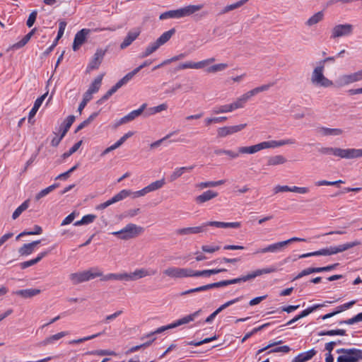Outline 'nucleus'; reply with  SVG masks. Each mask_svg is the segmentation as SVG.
<instances>
[{
    "label": "nucleus",
    "mask_w": 362,
    "mask_h": 362,
    "mask_svg": "<svg viewBox=\"0 0 362 362\" xmlns=\"http://www.w3.org/2000/svg\"><path fill=\"white\" fill-rule=\"evenodd\" d=\"M59 186V183H54L53 185L49 186L48 187L42 189L40 192H39L35 197V200L36 202L39 201L42 197L47 196L48 194H49L51 192H52L54 189L57 188Z\"/></svg>",
    "instance_id": "38"
},
{
    "label": "nucleus",
    "mask_w": 362,
    "mask_h": 362,
    "mask_svg": "<svg viewBox=\"0 0 362 362\" xmlns=\"http://www.w3.org/2000/svg\"><path fill=\"white\" fill-rule=\"evenodd\" d=\"M242 6L243 5H242L241 2L240 1H238L233 4H230V5L225 6L223 8V9L221 11V14L226 13H228L230 11H233L234 9H236Z\"/></svg>",
    "instance_id": "62"
},
{
    "label": "nucleus",
    "mask_w": 362,
    "mask_h": 362,
    "mask_svg": "<svg viewBox=\"0 0 362 362\" xmlns=\"http://www.w3.org/2000/svg\"><path fill=\"white\" fill-rule=\"evenodd\" d=\"M140 33L139 29L129 31L120 44V49H124L129 46L139 37Z\"/></svg>",
    "instance_id": "24"
},
{
    "label": "nucleus",
    "mask_w": 362,
    "mask_h": 362,
    "mask_svg": "<svg viewBox=\"0 0 362 362\" xmlns=\"http://www.w3.org/2000/svg\"><path fill=\"white\" fill-rule=\"evenodd\" d=\"M103 333H104V332H99V333H97V334H93V335H90V336L85 337H83V338H80V339H73V340L70 341L69 342V344H80V343H82V342H84V341H88V340H90V339H95V338L100 336Z\"/></svg>",
    "instance_id": "53"
},
{
    "label": "nucleus",
    "mask_w": 362,
    "mask_h": 362,
    "mask_svg": "<svg viewBox=\"0 0 362 362\" xmlns=\"http://www.w3.org/2000/svg\"><path fill=\"white\" fill-rule=\"evenodd\" d=\"M335 246L322 248L320 250L300 255L298 258H306L313 256H329L337 254Z\"/></svg>",
    "instance_id": "20"
},
{
    "label": "nucleus",
    "mask_w": 362,
    "mask_h": 362,
    "mask_svg": "<svg viewBox=\"0 0 362 362\" xmlns=\"http://www.w3.org/2000/svg\"><path fill=\"white\" fill-rule=\"evenodd\" d=\"M228 67V64L225 63L217 64L209 67L206 71L209 73H216L225 70Z\"/></svg>",
    "instance_id": "55"
},
{
    "label": "nucleus",
    "mask_w": 362,
    "mask_h": 362,
    "mask_svg": "<svg viewBox=\"0 0 362 362\" xmlns=\"http://www.w3.org/2000/svg\"><path fill=\"white\" fill-rule=\"evenodd\" d=\"M117 89L113 86L101 98L97 101V104L101 105L107 100L111 95L116 93Z\"/></svg>",
    "instance_id": "59"
},
{
    "label": "nucleus",
    "mask_w": 362,
    "mask_h": 362,
    "mask_svg": "<svg viewBox=\"0 0 362 362\" xmlns=\"http://www.w3.org/2000/svg\"><path fill=\"white\" fill-rule=\"evenodd\" d=\"M265 142H266L267 148H274L282 146L284 145L294 144H296V140L293 139H283V140H280V141L272 140V141H265Z\"/></svg>",
    "instance_id": "30"
},
{
    "label": "nucleus",
    "mask_w": 362,
    "mask_h": 362,
    "mask_svg": "<svg viewBox=\"0 0 362 362\" xmlns=\"http://www.w3.org/2000/svg\"><path fill=\"white\" fill-rule=\"evenodd\" d=\"M226 271V269H213L202 271H194L192 269V277L209 276L211 275L216 274L221 272H225Z\"/></svg>",
    "instance_id": "26"
},
{
    "label": "nucleus",
    "mask_w": 362,
    "mask_h": 362,
    "mask_svg": "<svg viewBox=\"0 0 362 362\" xmlns=\"http://www.w3.org/2000/svg\"><path fill=\"white\" fill-rule=\"evenodd\" d=\"M37 16V11L36 10L33 11L27 20L26 25L28 27L31 28L35 23Z\"/></svg>",
    "instance_id": "63"
},
{
    "label": "nucleus",
    "mask_w": 362,
    "mask_h": 362,
    "mask_svg": "<svg viewBox=\"0 0 362 362\" xmlns=\"http://www.w3.org/2000/svg\"><path fill=\"white\" fill-rule=\"evenodd\" d=\"M98 112H95L92 113L88 119L82 122L76 129L75 132H78L87 127L91 122H93L98 115Z\"/></svg>",
    "instance_id": "47"
},
{
    "label": "nucleus",
    "mask_w": 362,
    "mask_h": 362,
    "mask_svg": "<svg viewBox=\"0 0 362 362\" xmlns=\"http://www.w3.org/2000/svg\"><path fill=\"white\" fill-rule=\"evenodd\" d=\"M354 27L351 24H339L332 30L331 38L335 39L341 37L349 36L353 33Z\"/></svg>",
    "instance_id": "13"
},
{
    "label": "nucleus",
    "mask_w": 362,
    "mask_h": 362,
    "mask_svg": "<svg viewBox=\"0 0 362 362\" xmlns=\"http://www.w3.org/2000/svg\"><path fill=\"white\" fill-rule=\"evenodd\" d=\"M134 132H128L125 134H124L117 142H115L113 146L117 149V148L120 147L126 141L127 139L133 136Z\"/></svg>",
    "instance_id": "61"
},
{
    "label": "nucleus",
    "mask_w": 362,
    "mask_h": 362,
    "mask_svg": "<svg viewBox=\"0 0 362 362\" xmlns=\"http://www.w3.org/2000/svg\"><path fill=\"white\" fill-rule=\"evenodd\" d=\"M314 273V268L313 267H308L303 270H302L294 279V280L299 279L305 276Z\"/></svg>",
    "instance_id": "64"
},
{
    "label": "nucleus",
    "mask_w": 362,
    "mask_h": 362,
    "mask_svg": "<svg viewBox=\"0 0 362 362\" xmlns=\"http://www.w3.org/2000/svg\"><path fill=\"white\" fill-rule=\"evenodd\" d=\"M68 334V332H61L57 334H53L49 337H47L43 341H42L40 343V345L41 346H47L48 344H54L55 341L59 340L62 337L66 336Z\"/></svg>",
    "instance_id": "31"
},
{
    "label": "nucleus",
    "mask_w": 362,
    "mask_h": 362,
    "mask_svg": "<svg viewBox=\"0 0 362 362\" xmlns=\"http://www.w3.org/2000/svg\"><path fill=\"white\" fill-rule=\"evenodd\" d=\"M75 121V116L69 115L68 116L64 122V127H61V134L62 136H64L69 128Z\"/></svg>",
    "instance_id": "43"
},
{
    "label": "nucleus",
    "mask_w": 362,
    "mask_h": 362,
    "mask_svg": "<svg viewBox=\"0 0 362 362\" xmlns=\"http://www.w3.org/2000/svg\"><path fill=\"white\" fill-rule=\"evenodd\" d=\"M117 89L113 86L101 98L97 101V104L101 105L107 100L111 95L116 93Z\"/></svg>",
    "instance_id": "57"
},
{
    "label": "nucleus",
    "mask_w": 362,
    "mask_h": 362,
    "mask_svg": "<svg viewBox=\"0 0 362 362\" xmlns=\"http://www.w3.org/2000/svg\"><path fill=\"white\" fill-rule=\"evenodd\" d=\"M337 353L340 355L337 357V362H358L362 360V350L351 348V349H339Z\"/></svg>",
    "instance_id": "5"
},
{
    "label": "nucleus",
    "mask_w": 362,
    "mask_h": 362,
    "mask_svg": "<svg viewBox=\"0 0 362 362\" xmlns=\"http://www.w3.org/2000/svg\"><path fill=\"white\" fill-rule=\"evenodd\" d=\"M215 61V58H209L205 60H202L198 62H186L184 63L180 64L176 68L175 71H180L186 69H202L204 66L213 63Z\"/></svg>",
    "instance_id": "15"
},
{
    "label": "nucleus",
    "mask_w": 362,
    "mask_h": 362,
    "mask_svg": "<svg viewBox=\"0 0 362 362\" xmlns=\"http://www.w3.org/2000/svg\"><path fill=\"white\" fill-rule=\"evenodd\" d=\"M267 148L266 142L263 141L250 146H242L238 148L240 153L253 154L261 150Z\"/></svg>",
    "instance_id": "23"
},
{
    "label": "nucleus",
    "mask_w": 362,
    "mask_h": 362,
    "mask_svg": "<svg viewBox=\"0 0 362 362\" xmlns=\"http://www.w3.org/2000/svg\"><path fill=\"white\" fill-rule=\"evenodd\" d=\"M146 107L147 104L144 103L140 106V107L138 110H133L130 112L129 114H127V115L128 117L129 122L134 120V119L140 116L143 113L144 110L146 108Z\"/></svg>",
    "instance_id": "44"
},
{
    "label": "nucleus",
    "mask_w": 362,
    "mask_h": 362,
    "mask_svg": "<svg viewBox=\"0 0 362 362\" xmlns=\"http://www.w3.org/2000/svg\"><path fill=\"white\" fill-rule=\"evenodd\" d=\"M207 226H210L206 225V222L199 226L188 227V228H183L177 229V230H176L175 233L177 235H180L197 234V233L204 232Z\"/></svg>",
    "instance_id": "19"
},
{
    "label": "nucleus",
    "mask_w": 362,
    "mask_h": 362,
    "mask_svg": "<svg viewBox=\"0 0 362 362\" xmlns=\"http://www.w3.org/2000/svg\"><path fill=\"white\" fill-rule=\"evenodd\" d=\"M346 334L345 329H331V330H323L318 333L319 336H334V335H339V336H344Z\"/></svg>",
    "instance_id": "45"
},
{
    "label": "nucleus",
    "mask_w": 362,
    "mask_h": 362,
    "mask_svg": "<svg viewBox=\"0 0 362 362\" xmlns=\"http://www.w3.org/2000/svg\"><path fill=\"white\" fill-rule=\"evenodd\" d=\"M101 280L103 281H109V280H124L128 281L127 279V273L122 274H108L105 276H102Z\"/></svg>",
    "instance_id": "40"
},
{
    "label": "nucleus",
    "mask_w": 362,
    "mask_h": 362,
    "mask_svg": "<svg viewBox=\"0 0 362 362\" xmlns=\"http://www.w3.org/2000/svg\"><path fill=\"white\" fill-rule=\"evenodd\" d=\"M318 152L324 155H333L340 158L354 159L362 157V148H341L321 147Z\"/></svg>",
    "instance_id": "1"
},
{
    "label": "nucleus",
    "mask_w": 362,
    "mask_h": 362,
    "mask_svg": "<svg viewBox=\"0 0 362 362\" xmlns=\"http://www.w3.org/2000/svg\"><path fill=\"white\" fill-rule=\"evenodd\" d=\"M287 162L286 158L282 155H276L270 156L267 159V165H282Z\"/></svg>",
    "instance_id": "36"
},
{
    "label": "nucleus",
    "mask_w": 362,
    "mask_h": 362,
    "mask_svg": "<svg viewBox=\"0 0 362 362\" xmlns=\"http://www.w3.org/2000/svg\"><path fill=\"white\" fill-rule=\"evenodd\" d=\"M218 196L216 192L212 190H207L203 192L202 194L195 197V202L198 204H203L207 201H209Z\"/></svg>",
    "instance_id": "27"
},
{
    "label": "nucleus",
    "mask_w": 362,
    "mask_h": 362,
    "mask_svg": "<svg viewBox=\"0 0 362 362\" xmlns=\"http://www.w3.org/2000/svg\"><path fill=\"white\" fill-rule=\"evenodd\" d=\"M320 132L325 136H339L343 133V131L341 129H332L327 127H321Z\"/></svg>",
    "instance_id": "48"
},
{
    "label": "nucleus",
    "mask_w": 362,
    "mask_h": 362,
    "mask_svg": "<svg viewBox=\"0 0 362 362\" xmlns=\"http://www.w3.org/2000/svg\"><path fill=\"white\" fill-rule=\"evenodd\" d=\"M203 7V4L188 5L176 10H170L171 18H181L190 16L202 9Z\"/></svg>",
    "instance_id": "10"
},
{
    "label": "nucleus",
    "mask_w": 362,
    "mask_h": 362,
    "mask_svg": "<svg viewBox=\"0 0 362 362\" xmlns=\"http://www.w3.org/2000/svg\"><path fill=\"white\" fill-rule=\"evenodd\" d=\"M226 182V180H221L218 181H209V182H203L199 184V187L201 189L206 188V187H214L221 185H223Z\"/></svg>",
    "instance_id": "52"
},
{
    "label": "nucleus",
    "mask_w": 362,
    "mask_h": 362,
    "mask_svg": "<svg viewBox=\"0 0 362 362\" xmlns=\"http://www.w3.org/2000/svg\"><path fill=\"white\" fill-rule=\"evenodd\" d=\"M103 76V74L98 76L91 83L87 90L92 93L93 94L97 93L100 88Z\"/></svg>",
    "instance_id": "37"
},
{
    "label": "nucleus",
    "mask_w": 362,
    "mask_h": 362,
    "mask_svg": "<svg viewBox=\"0 0 362 362\" xmlns=\"http://www.w3.org/2000/svg\"><path fill=\"white\" fill-rule=\"evenodd\" d=\"M324 69L325 66L318 65L316 66L313 71L311 81L313 83L322 87H330L333 85V82L324 76Z\"/></svg>",
    "instance_id": "9"
},
{
    "label": "nucleus",
    "mask_w": 362,
    "mask_h": 362,
    "mask_svg": "<svg viewBox=\"0 0 362 362\" xmlns=\"http://www.w3.org/2000/svg\"><path fill=\"white\" fill-rule=\"evenodd\" d=\"M273 85L274 83L264 84L255 88L254 89L242 95L235 102L230 103L233 111L239 108H243L250 98L259 93L268 90Z\"/></svg>",
    "instance_id": "3"
},
{
    "label": "nucleus",
    "mask_w": 362,
    "mask_h": 362,
    "mask_svg": "<svg viewBox=\"0 0 362 362\" xmlns=\"http://www.w3.org/2000/svg\"><path fill=\"white\" fill-rule=\"evenodd\" d=\"M41 292L40 289L37 288H28L22 289L16 291V294L24 298H29L40 294Z\"/></svg>",
    "instance_id": "32"
},
{
    "label": "nucleus",
    "mask_w": 362,
    "mask_h": 362,
    "mask_svg": "<svg viewBox=\"0 0 362 362\" xmlns=\"http://www.w3.org/2000/svg\"><path fill=\"white\" fill-rule=\"evenodd\" d=\"M361 245V242L359 240H355L353 242L346 243L342 245H339L337 246H335L336 247V252L337 254L339 252H344L346 250H348L355 246H358Z\"/></svg>",
    "instance_id": "39"
},
{
    "label": "nucleus",
    "mask_w": 362,
    "mask_h": 362,
    "mask_svg": "<svg viewBox=\"0 0 362 362\" xmlns=\"http://www.w3.org/2000/svg\"><path fill=\"white\" fill-rule=\"evenodd\" d=\"M228 286V280H223L218 282L211 283L209 284H206L204 286H202L199 287H197L194 288H191L189 290H187L185 291H183L180 293V296H185L189 293H195V292H200V291H205L211 288H220L223 286Z\"/></svg>",
    "instance_id": "16"
},
{
    "label": "nucleus",
    "mask_w": 362,
    "mask_h": 362,
    "mask_svg": "<svg viewBox=\"0 0 362 362\" xmlns=\"http://www.w3.org/2000/svg\"><path fill=\"white\" fill-rule=\"evenodd\" d=\"M168 109V105L166 103H162L158 106L150 107L147 110L146 114L147 115H155Z\"/></svg>",
    "instance_id": "51"
},
{
    "label": "nucleus",
    "mask_w": 362,
    "mask_h": 362,
    "mask_svg": "<svg viewBox=\"0 0 362 362\" xmlns=\"http://www.w3.org/2000/svg\"><path fill=\"white\" fill-rule=\"evenodd\" d=\"M117 89L113 86L101 98L97 101V104L101 105L107 100L111 95L116 93Z\"/></svg>",
    "instance_id": "58"
},
{
    "label": "nucleus",
    "mask_w": 362,
    "mask_h": 362,
    "mask_svg": "<svg viewBox=\"0 0 362 362\" xmlns=\"http://www.w3.org/2000/svg\"><path fill=\"white\" fill-rule=\"evenodd\" d=\"M323 18L324 12L322 11H318L307 20L305 25L309 27L313 26L322 21Z\"/></svg>",
    "instance_id": "34"
},
{
    "label": "nucleus",
    "mask_w": 362,
    "mask_h": 362,
    "mask_svg": "<svg viewBox=\"0 0 362 362\" xmlns=\"http://www.w3.org/2000/svg\"><path fill=\"white\" fill-rule=\"evenodd\" d=\"M362 80V70L350 74L340 76L336 81L338 87H342L350 83L360 81Z\"/></svg>",
    "instance_id": "12"
},
{
    "label": "nucleus",
    "mask_w": 362,
    "mask_h": 362,
    "mask_svg": "<svg viewBox=\"0 0 362 362\" xmlns=\"http://www.w3.org/2000/svg\"><path fill=\"white\" fill-rule=\"evenodd\" d=\"M106 50H103L102 49H98L96 50L95 53L91 61L90 62L88 69L93 70L98 69L99 66L102 63L103 57L105 54Z\"/></svg>",
    "instance_id": "22"
},
{
    "label": "nucleus",
    "mask_w": 362,
    "mask_h": 362,
    "mask_svg": "<svg viewBox=\"0 0 362 362\" xmlns=\"http://www.w3.org/2000/svg\"><path fill=\"white\" fill-rule=\"evenodd\" d=\"M30 206V199H26L24 202H23L13 213L12 218L16 220L18 218L21 214L25 211Z\"/></svg>",
    "instance_id": "42"
},
{
    "label": "nucleus",
    "mask_w": 362,
    "mask_h": 362,
    "mask_svg": "<svg viewBox=\"0 0 362 362\" xmlns=\"http://www.w3.org/2000/svg\"><path fill=\"white\" fill-rule=\"evenodd\" d=\"M277 270H278L277 268L274 266H272L268 268L257 269L251 273L247 274V275H244V276H242L238 278L228 280V285L239 284L241 282H245L247 281L252 280V279L256 278L257 276H261L262 274L276 272H277Z\"/></svg>",
    "instance_id": "8"
},
{
    "label": "nucleus",
    "mask_w": 362,
    "mask_h": 362,
    "mask_svg": "<svg viewBox=\"0 0 362 362\" xmlns=\"http://www.w3.org/2000/svg\"><path fill=\"white\" fill-rule=\"evenodd\" d=\"M40 243V240L33 241L30 243L23 244L18 249V253L21 256H28L32 254L35 250V247Z\"/></svg>",
    "instance_id": "25"
},
{
    "label": "nucleus",
    "mask_w": 362,
    "mask_h": 362,
    "mask_svg": "<svg viewBox=\"0 0 362 362\" xmlns=\"http://www.w3.org/2000/svg\"><path fill=\"white\" fill-rule=\"evenodd\" d=\"M156 273V269L141 268L136 269L134 272L127 273V279L128 281H136L147 276L155 275Z\"/></svg>",
    "instance_id": "18"
},
{
    "label": "nucleus",
    "mask_w": 362,
    "mask_h": 362,
    "mask_svg": "<svg viewBox=\"0 0 362 362\" xmlns=\"http://www.w3.org/2000/svg\"><path fill=\"white\" fill-rule=\"evenodd\" d=\"M90 30L83 28L77 32L75 35L72 48L74 51H76L85 42L87 35L89 34Z\"/></svg>",
    "instance_id": "21"
},
{
    "label": "nucleus",
    "mask_w": 362,
    "mask_h": 362,
    "mask_svg": "<svg viewBox=\"0 0 362 362\" xmlns=\"http://www.w3.org/2000/svg\"><path fill=\"white\" fill-rule=\"evenodd\" d=\"M316 353L317 351L314 349L300 353L292 360V362H307L310 360Z\"/></svg>",
    "instance_id": "29"
},
{
    "label": "nucleus",
    "mask_w": 362,
    "mask_h": 362,
    "mask_svg": "<svg viewBox=\"0 0 362 362\" xmlns=\"http://www.w3.org/2000/svg\"><path fill=\"white\" fill-rule=\"evenodd\" d=\"M164 185H165V180L161 179L159 180H156L153 182H151L150 185H148L146 187L148 190V192L149 193L151 192H153V191L160 189L161 187H163V186Z\"/></svg>",
    "instance_id": "50"
},
{
    "label": "nucleus",
    "mask_w": 362,
    "mask_h": 362,
    "mask_svg": "<svg viewBox=\"0 0 362 362\" xmlns=\"http://www.w3.org/2000/svg\"><path fill=\"white\" fill-rule=\"evenodd\" d=\"M102 276V272L98 270L97 268H92L90 270L72 273L69 275V279L74 285H76Z\"/></svg>",
    "instance_id": "4"
},
{
    "label": "nucleus",
    "mask_w": 362,
    "mask_h": 362,
    "mask_svg": "<svg viewBox=\"0 0 362 362\" xmlns=\"http://www.w3.org/2000/svg\"><path fill=\"white\" fill-rule=\"evenodd\" d=\"M131 193H132L131 190L122 189L119 193H117V194L113 196L109 200H107V201H106V202H105L103 203H101L99 205H98L96 206V209H98V210H103V209H106L107 207H108L109 206H110V205H112V204H115V203H116L117 202L123 200L124 199H125L126 197L129 196L131 194Z\"/></svg>",
    "instance_id": "14"
},
{
    "label": "nucleus",
    "mask_w": 362,
    "mask_h": 362,
    "mask_svg": "<svg viewBox=\"0 0 362 362\" xmlns=\"http://www.w3.org/2000/svg\"><path fill=\"white\" fill-rule=\"evenodd\" d=\"M160 47V44H158L157 40L149 44L145 50L141 52L139 55L140 58H146L155 52Z\"/></svg>",
    "instance_id": "35"
},
{
    "label": "nucleus",
    "mask_w": 362,
    "mask_h": 362,
    "mask_svg": "<svg viewBox=\"0 0 362 362\" xmlns=\"http://www.w3.org/2000/svg\"><path fill=\"white\" fill-rule=\"evenodd\" d=\"M246 126L247 124H241L235 126H226L219 127L217 129V136L220 138L226 137L227 136L240 132L245 129Z\"/></svg>",
    "instance_id": "17"
},
{
    "label": "nucleus",
    "mask_w": 362,
    "mask_h": 362,
    "mask_svg": "<svg viewBox=\"0 0 362 362\" xmlns=\"http://www.w3.org/2000/svg\"><path fill=\"white\" fill-rule=\"evenodd\" d=\"M306 240L304 238H297V237H293L290 239H288L284 241L277 242L271 245H269L268 246L259 249L257 251H256L255 253H267V252H278L283 251L284 247L287 246L288 245L294 243V242H305Z\"/></svg>",
    "instance_id": "7"
},
{
    "label": "nucleus",
    "mask_w": 362,
    "mask_h": 362,
    "mask_svg": "<svg viewBox=\"0 0 362 362\" xmlns=\"http://www.w3.org/2000/svg\"><path fill=\"white\" fill-rule=\"evenodd\" d=\"M82 143H83V141L81 140L78 141L77 143H76L68 151L63 153L62 157L64 158H66L69 157L71 155L74 153L80 148Z\"/></svg>",
    "instance_id": "60"
},
{
    "label": "nucleus",
    "mask_w": 362,
    "mask_h": 362,
    "mask_svg": "<svg viewBox=\"0 0 362 362\" xmlns=\"http://www.w3.org/2000/svg\"><path fill=\"white\" fill-rule=\"evenodd\" d=\"M144 232V228L134 223H129L124 228L111 234L121 240H129L137 237Z\"/></svg>",
    "instance_id": "6"
},
{
    "label": "nucleus",
    "mask_w": 362,
    "mask_h": 362,
    "mask_svg": "<svg viewBox=\"0 0 362 362\" xmlns=\"http://www.w3.org/2000/svg\"><path fill=\"white\" fill-rule=\"evenodd\" d=\"M175 29L172 28L165 33H163L156 40L158 44H160V46L166 43L171 37L175 34Z\"/></svg>",
    "instance_id": "41"
},
{
    "label": "nucleus",
    "mask_w": 362,
    "mask_h": 362,
    "mask_svg": "<svg viewBox=\"0 0 362 362\" xmlns=\"http://www.w3.org/2000/svg\"><path fill=\"white\" fill-rule=\"evenodd\" d=\"M206 225H209L210 226H214L216 228H240L241 224L240 222H221V221H208L206 222Z\"/></svg>",
    "instance_id": "28"
},
{
    "label": "nucleus",
    "mask_w": 362,
    "mask_h": 362,
    "mask_svg": "<svg viewBox=\"0 0 362 362\" xmlns=\"http://www.w3.org/2000/svg\"><path fill=\"white\" fill-rule=\"evenodd\" d=\"M201 312H202L201 309L198 310L197 311H196L192 314H189L188 315H186V316L183 317L182 318L175 321L173 323H170L165 326H162L160 327H158L154 332H152L148 334L145 337H143L141 339H143L145 337H151L156 334H160V333H162L166 330H168L170 329L175 328L180 325L187 324V323L193 321L197 317H198L200 315Z\"/></svg>",
    "instance_id": "2"
},
{
    "label": "nucleus",
    "mask_w": 362,
    "mask_h": 362,
    "mask_svg": "<svg viewBox=\"0 0 362 362\" xmlns=\"http://www.w3.org/2000/svg\"><path fill=\"white\" fill-rule=\"evenodd\" d=\"M134 76L135 74L133 72V71L129 72L122 78L117 81L114 86L118 90L122 86L127 84Z\"/></svg>",
    "instance_id": "46"
},
{
    "label": "nucleus",
    "mask_w": 362,
    "mask_h": 362,
    "mask_svg": "<svg viewBox=\"0 0 362 362\" xmlns=\"http://www.w3.org/2000/svg\"><path fill=\"white\" fill-rule=\"evenodd\" d=\"M163 274L173 279L192 277V269L188 268L168 267L163 271Z\"/></svg>",
    "instance_id": "11"
},
{
    "label": "nucleus",
    "mask_w": 362,
    "mask_h": 362,
    "mask_svg": "<svg viewBox=\"0 0 362 362\" xmlns=\"http://www.w3.org/2000/svg\"><path fill=\"white\" fill-rule=\"evenodd\" d=\"M324 306V304H315L311 307H309L306 308L305 310H303L298 315L300 318L305 317L308 316L309 314L315 311L316 309L322 308Z\"/></svg>",
    "instance_id": "54"
},
{
    "label": "nucleus",
    "mask_w": 362,
    "mask_h": 362,
    "mask_svg": "<svg viewBox=\"0 0 362 362\" xmlns=\"http://www.w3.org/2000/svg\"><path fill=\"white\" fill-rule=\"evenodd\" d=\"M194 165H190L188 167H181L176 168L174 172L170 175V181H175L178 177H180L182 174L185 172H190L194 169Z\"/></svg>",
    "instance_id": "33"
},
{
    "label": "nucleus",
    "mask_w": 362,
    "mask_h": 362,
    "mask_svg": "<svg viewBox=\"0 0 362 362\" xmlns=\"http://www.w3.org/2000/svg\"><path fill=\"white\" fill-rule=\"evenodd\" d=\"M232 107L230 104L220 105V106H216L213 108L212 112L216 115L221 114V113H226L232 112Z\"/></svg>",
    "instance_id": "49"
},
{
    "label": "nucleus",
    "mask_w": 362,
    "mask_h": 362,
    "mask_svg": "<svg viewBox=\"0 0 362 362\" xmlns=\"http://www.w3.org/2000/svg\"><path fill=\"white\" fill-rule=\"evenodd\" d=\"M117 89L113 86L101 98L97 101V104L101 105L107 100L111 95L116 93Z\"/></svg>",
    "instance_id": "56"
}]
</instances>
